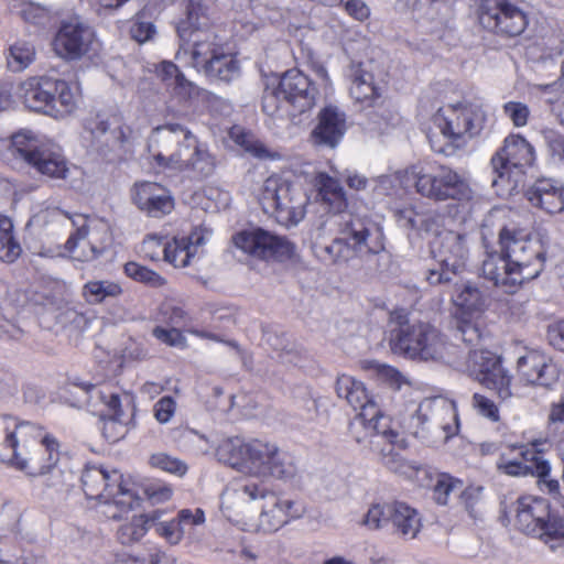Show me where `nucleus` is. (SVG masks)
<instances>
[{
    "label": "nucleus",
    "mask_w": 564,
    "mask_h": 564,
    "mask_svg": "<svg viewBox=\"0 0 564 564\" xmlns=\"http://www.w3.org/2000/svg\"><path fill=\"white\" fill-rule=\"evenodd\" d=\"M11 154L35 167L51 178L65 180L69 173L67 161L61 149L42 143L32 131H20L12 135L9 148Z\"/></svg>",
    "instance_id": "1a4fd4ad"
},
{
    "label": "nucleus",
    "mask_w": 564,
    "mask_h": 564,
    "mask_svg": "<svg viewBox=\"0 0 564 564\" xmlns=\"http://www.w3.org/2000/svg\"><path fill=\"white\" fill-rule=\"evenodd\" d=\"M477 13L479 24L501 37H516L528 25L527 14L508 0H481Z\"/></svg>",
    "instance_id": "dca6fc26"
},
{
    "label": "nucleus",
    "mask_w": 564,
    "mask_h": 564,
    "mask_svg": "<svg viewBox=\"0 0 564 564\" xmlns=\"http://www.w3.org/2000/svg\"><path fill=\"white\" fill-rule=\"evenodd\" d=\"M247 443L239 437L224 440L217 447L216 454L219 462L232 467L247 466Z\"/></svg>",
    "instance_id": "58836bf2"
},
{
    "label": "nucleus",
    "mask_w": 564,
    "mask_h": 564,
    "mask_svg": "<svg viewBox=\"0 0 564 564\" xmlns=\"http://www.w3.org/2000/svg\"><path fill=\"white\" fill-rule=\"evenodd\" d=\"M466 367L471 377L481 384L497 391L502 402L512 397L511 376L502 367L499 356L490 350H469Z\"/></svg>",
    "instance_id": "f3484780"
},
{
    "label": "nucleus",
    "mask_w": 564,
    "mask_h": 564,
    "mask_svg": "<svg viewBox=\"0 0 564 564\" xmlns=\"http://www.w3.org/2000/svg\"><path fill=\"white\" fill-rule=\"evenodd\" d=\"M132 199L141 212L153 218H162L174 209L171 192L154 182L137 183Z\"/></svg>",
    "instance_id": "bb28decb"
},
{
    "label": "nucleus",
    "mask_w": 564,
    "mask_h": 564,
    "mask_svg": "<svg viewBox=\"0 0 564 564\" xmlns=\"http://www.w3.org/2000/svg\"><path fill=\"white\" fill-rule=\"evenodd\" d=\"M259 202L263 212L274 215L279 223L295 226L306 214L308 198L299 184L271 175L262 185Z\"/></svg>",
    "instance_id": "6e6552de"
},
{
    "label": "nucleus",
    "mask_w": 564,
    "mask_h": 564,
    "mask_svg": "<svg viewBox=\"0 0 564 564\" xmlns=\"http://www.w3.org/2000/svg\"><path fill=\"white\" fill-rule=\"evenodd\" d=\"M101 401L107 405L110 421L112 423H123V411L121 409L120 397L117 393L105 394L99 392Z\"/></svg>",
    "instance_id": "69168bd1"
},
{
    "label": "nucleus",
    "mask_w": 564,
    "mask_h": 564,
    "mask_svg": "<svg viewBox=\"0 0 564 564\" xmlns=\"http://www.w3.org/2000/svg\"><path fill=\"white\" fill-rule=\"evenodd\" d=\"M197 143V138L185 126L167 122L155 127L149 139V151L160 166L178 169Z\"/></svg>",
    "instance_id": "9b49d317"
},
{
    "label": "nucleus",
    "mask_w": 564,
    "mask_h": 564,
    "mask_svg": "<svg viewBox=\"0 0 564 564\" xmlns=\"http://www.w3.org/2000/svg\"><path fill=\"white\" fill-rule=\"evenodd\" d=\"M452 300L457 307L467 312L480 311L485 303L481 291L469 282L463 283Z\"/></svg>",
    "instance_id": "37998d69"
},
{
    "label": "nucleus",
    "mask_w": 564,
    "mask_h": 564,
    "mask_svg": "<svg viewBox=\"0 0 564 564\" xmlns=\"http://www.w3.org/2000/svg\"><path fill=\"white\" fill-rule=\"evenodd\" d=\"M164 260L173 264L175 268H186L194 257V251L189 250V246L174 238L172 242H167L163 247Z\"/></svg>",
    "instance_id": "de8ad7c7"
},
{
    "label": "nucleus",
    "mask_w": 564,
    "mask_h": 564,
    "mask_svg": "<svg viewBox=\"0 0 564 564\" xmlns=\"http://www.w3.org/2000/svg\"><path fill=\"white\" fill-rule=\"evenodd\" d=\"M158 77L167 89L182 100L192 99L199 95V87L180 70L171 61H163L156 67Z\"/></svg>",
    "instance_id": "2f4dec72"
},
{
    "label": "nucleus",
    "mask_w": 564,
    "mask_h": 564,
    "mask_svg": "<svg viewBox=\"0 0 564 564\" xmlns=\"http://www.w3.org/2000/svg\"><path fill=\"white\" fill-rule=\"evenodd\" d=\"M280 93L293 116L310 111L319 95L317 86L296 68L286 70L279 80Z\"/></svg>",
    "instance_id": "aec40b11"
},
{
    "label": "nucleus",
    "mask_w": 564,
    "mask_h": 564,
    "mask_svg": "<svg viewBox=\"0 0 564 564\" xmlns=\"http://www.w3.org/2000/svg\"><path fill=\"white\" fill-rule=\"evenodd\" d=\"M394 443H384L381 447L377 448L380 462L389 470L405 475L409 470H417L419 468L403 459V457L394 452Z\"/></svg>",
    "instance_id": "49530a36"
},
{
    "label": "nucleus",
    "mask_w": 564,
    "mask_h": 564,
    "mask_svg": "<svg viewBox=\"0 0 564 564\" xmlns=\"http://www.w3.org/2000/svg\"><path fill=\"white\" fill-rule=\"evenodd\" d=\"M29 438L30 441L24 442V451H20L12 466L33 477L50 474V487L62 489L72 486L75 475L56 466L59 455L57 441L44 435L41 426L37 436Z\"/></svg>",
    "instance_id": "39448f33"
},
{
    "label": "nucleus",
    "mask_w": 564,
    "mask_h": 564,
    "mask_svg": "<svg viewBox=\"0 0 564 564\" xmlns=\"http://www.w3.org/2000/svg\"><path fill=\"white\" fill-rule=\"evenodd\" d=\"M121 293V286L111 281H89L83 288V295L90 304L101 303L107 297H117Z\"/></svg>",
    "instance_id": "79ce46f5"
},
{
    "label": "nucleus",
    "mask_w": 564,
    "mask_h": 564,
    "mask_svg": "<svg viewBox=\"0 0 564 564\" xmlns=\"http://www.w3.org/2000/svg\"><path fill=\"white\" fill-rule=\"evenodd\" d=\"M521 460L513 459L506 462L502 468L511 476L532 475L544 478L551 471L550 463L544 459L542 453L534 449L518 448Z\"/></svg>",
    "instance_id": "473e14b6"
},
{
    "label": "nucleus",
    "mask_w": 564,
    "mask_h": 564,
    "mask_svg": "<svg viewBox=\"0 0 564 564\" xmlns=\"http://www.w3.org/2000/svg\"><path fill=\"white\" fill-rule=\"evenodd\" d=\"M420 529L421 518L419 512L404 502L394 501L392 508V532L405 539H414Z\"/></svg>",
    "instance_id": "72a5a7b5"
},
{
    "label": "nucleus",
    "mask_w": 564,
    "mask_h": 564,
    "mask_svg": "<svg viewBox=\"0 0 564 564\" xmlns=\"http://www.w3.org/2000/svg\"><path fill=\"white\" fill-rule=\"evenodd\" d=\"M278 446L274 443L252 440L247 443V466L254 474L263 476L269 470L271 458L273 457Z\"/></svg>",
    "instance_id": "4c0bfd02"
},
{
    "label": "nucleus",
    "mask_w": 564,
    "mask_h": 564,
    "mask_svg": "<svg viewBox=\"0 0 564 564\" xmlns=\"http://www.w3.org/2000/svg\"><path fill=\"white\" fill-rule=\"evenodd\" d=\"M392 508L393 502L372 505L364 518V524L373 530L391 529Z\"/></svg>",
    "instance_id": "09e8293b"
},
{
    "label": "nucleus",
    "mask_w": 564,
    "mask_h": 564,
    "mask_svg": "<svg viewBox=\"0 0 564 564\" xmlns=\"http://www.w3.org/2000/svg\"><path fill=\"white\" fill-rule=\"evenodd\" d=\"M486 120L485 112L478 106H449L444 113H437L435 122L442 133L453 140L478 135Z\"/></svg>",
    "instance_id": "6ab92c4d"
},
{
    "label": "nucleus",
    "mask_w": 564,
    "mask_h": 564,
    "mask_svg": "<svg viewBox=\"0 0 564 564\" xmlns=\"http://www.w3.org/2000/svg\"><path fill=\"white\" fill-rule=\"evenodd\" d=\"M290 108L285 104L282 93H280V85L274 88L267 87L262 96V110L270 117L280 115L282 111Z\"/></svg>",
    "instance_id": "5fc2aeb1"
},
{
    "label": "nucleus",
    "mask_w": 564,
    "mask_h": 564,
    "mask_svg": "<svg viewBox=\"0 0 564 564\" xmlns=\"http://www.w3.org/2000/svg\"><path fill=\"white\" fill-rule=\"evenodd\" d=\"M35 57V48L31 43L19 41L9 48L8 66L13 72L25 69Z\"/></svg>",
    "instance_id": "c03bdc74"
},
{
    "label": "nucleus",
    "mask_w": 564,
    "mask_h": 564,
    "mask_svg": "<svg viewBox=\"0 0 564 564\" xmlns=\"http://www.w3.org/2000/svg\"><path fill=\"white\" fill-rule=\"evenodd\" d=\"M346 131V113L337 106L328 105L318 112L317 124L311 132V139L315 145L335 149Z\"/></svg>",
    "instance_id": "b1692460"
},
{
    "label": "nucleus",
    "mask_w": 564,
    "mask_h": 564,
    "mask_svg": "<svg viewBox=\"0 0 564 564\" xmlns=\"http://www.w3.org/2000/svg\"><path fill=\"white\" fill-rule=\"evenodd\" d=\"M39 425L29 421H20L17 416L0 415V462L12 465L20 451H24V442L36 437Z\"/></svg>",
    "instance_id": "412c9836"
},
{
    "label": "nucleus",
    "mask_w": 564,
    "mask_h": 564,
    "mask_svg": "<svg viewBox=\"0 0 564 564\" xmlns=\"http://www.w3.org/2000/svg\"><path fill=\"white\" fill-rule=\"evenodd\" d=\"M350 95L360 102H368L369 106L376 105L380 98V88L373 84V75L365 70L361 64L351 67Z\"/></svg>",
    "instance_id": "c9c22d12"
},
{
    "label": "nucleus",
    "mask_w": 564,
    "mask_h": 564,
    "mask_svg": "<svg viewBox=\"0 0 564 564\" xmlns=\"http://www.w3.org/2000/svg\"><path fill=\"white\" fill-rule=\"evenodd\" d=\"M234 243L246 254L262 261H284L295 253L294 243L260 227L239 231L234 236Z\"/></svg>",
    "instance_id": "2eb2a0df"
},
{
    "label": "nucleus",
    "mask_w": 564,
    "mask_h": 564,
    "mask_svg": "<svg viewBox=\"0 0 564 564\" xmlns=\"http://www.w3.org/2000/svg\"><path fill=\"white\" fill-rule=\"evenodd\" d=\"M124 273L134 281L151 288H161L166 283L158 272L133 261L124 264Z\"/></svg>",
    "instance_id": "3c124183"
},
{
    "label": "nucleus",
    "mask_w": 564,
    "mask_h": 564,
    "mask_svg": "<svg viewBox=\"0 0 564 564\" xmlns=\"http://www.w3.org/2000/svg\"><path fill=\"white\" fill-rule=\"evenodd\" d=\"M499 250L486 247L481 264L484 279L506 293H514L525 281L538 278L544 269L546 251L542 241L516 225L499 232Z\"/></svg>",
    "instance_id": "f257e3e1"
},
{
    "label": "nucleus",
    "mask_w": 564,
    "mask_h": 564,
    "mask_svg": "<svg viewBox=\"0 0 564 564\" xmlns=\"http://www.w3.org/2000/svg\"><path fill=\"white\" fill-rule=\"evenodd\" d=\"M94 44V30L78 18L63 20L52 42L55 54L68 62L95 51Z\"/></svg>",
    "instance_id": "a211bd4d"
},
{
    "label": "nucleus",
    "mask_w": 564,
    "mask_h": 564,
    "mask_svg": "<svg viewBox=\"0 0 564 564\" xmlns=\"http://www.w3.org/2000/svg\"><path fill=\"white\" fill-rule=\"evenodd\" d=\"M21 252L22 248L13 235L12 220L0 214V260L12 263L21 256Z\"/></svg>",
    "instance_id": "ea45409f"
},
{
    "label": "nucleus",
    "mask_w": 564,
    "mask_h": 564,
    "mask_svg": "<svg viewBox=\"0 0 564 564\" xmlns=\"http://www.w3.org/2000/svg\"><path fill=\"white\" fill-rule=\"evenodd\" d=\"M314 186L321 200L328 205L329 210L340 213L346 206V194L339 181L326 173H318Z\"/></svg>",
    "instance_id": "f704fd0d"
},
{
    "label": "nucleus",
    "mask_w": 564,
    "mask_h": 564,
    "mask_svg": "<svg viewBox=\"0 0 564 564\" xmlns=\"http://www.w3.org/2000/svg\"><path fill=\"white\" fill-rule=\"evenodd\" d=\"M370 433V445L372 451L381 447V441L394 443L398 438V432L390 427V419L384 414L379 420H375L365 427Z\"/></svg>",
    "instance_id": "a18cd8bd"
},
{
    "label": "nucleus",
    "mask_w": 564,
    "mask_h": 564,
    "mask_svg": "<svg viewBox=\"0 0 564 564\" xmlns=\"http://www.w3.org/2000/svg\"><path fill=\"white\" fill-rule=\"evenodd\" d=\"M516 528L525 535L538 538L551 550L564 543V520L553 514L542 498L521 497L514 506Z\"/></svg>",
    "instance_id": "423d86ee"
},
{
    "label": "nucleus",
    "mask_w": 564,
    "mask_h": 564,
    "mask_svg": "<svg viewBox=\"0 0 564 564\" xmlns=\"http://www.w3.org/2000/svg\"><path fill=\"white\" fill-rule=\"evenodd\" d=\"M215 34H206L205 39H195L188 53L191 65L213 80L230 83L240 76L241 67L236 55L225 53L216 42Z\"/></svg>",
    "instance_id": "f8f14e48"
},
{
    "label": "nucleus",
    "mask_w": 564,
    "mask_h": 564,
    "mask_svg": "<svg viewBox=\"0 0 564 564\" xmlns=\"http://www.w3.org/2000/svg\"><path fill=\"white\" fill-rule=\"evenodd\" d=\"M455 337L467 345H476L481 338V332L477 324L471 321L460 319L457 322Z\"/></svg>",
    "instance_id": "bf43d9fd"
},
{
    "label": "nucleus",
    "mask_w": 564,
    "mask_h": 564,
    "mask_svg": "<svg viewBox=\"0 0 564 564\" xmlns=\"http://www.w3.org/2000/svg\"><path fill=\"white\" fill-rule=\"evenodd\" d=\"M91 133L96 138L105 137V141L111 151L127 152L132 145V129L124 123L123 118L119 113L109 115L106 118L97 117Z\"/></svg>",
    "instance_id": "c756f323"
},
{
    "label": "nucleus",
    "mask_w": 564,
    "mask_h": 564,
    "mask_svg": "<svg viewBox=\"0 0 564 564\" xmlns=\"http://www.w3.org/2000/svg\"><path fill=\"white\" fill-rule=\"evenodd\" d=\"M535 161L534 148L520 134H510L503 147L491 159L496 177L492 185L507 182L510 189L517 187L524 175V169Z\"/></svg>",
    "instance_id": "4468645a"
},
{
    "label": "nucleus",
    "mask_w": 564,
    "mask_h": 564,
    "mask_svg": "<svg viewBox=\"0 0 564 564\" xmlns=\"http://www.w3.org/2000/svg\"><path fill=\"white\" fill-rule=\"evenodd\" d=\"M184 160L186 162H183L177 170L191 171L197 178L209 177L216 169L215 158L198 142L189 150L188 156L186 155Z\"/></svg>",
    "instance_id": "e433bc0d"
},
{
    "label": "nucleus",
    "mask_w": 564,
    "mask_h": 564,
    "mask_svg": "<svg viewBox=\"0 0 564 564\" xmlns=\"http://www.w3.org/2000/svg\"><path fill=\"white\" fill-rule=\"evenodd\" d=\"M525 196L532 206L549 214L561 213L564 209V187L554 180H536L527 189Z\"/></svg>",
    "instance_id": "7c9ffc66"
},
{
    "label": "nucleus",
    "mask_w": 564,
    "mask_h": 564,
    "mask_svg": "<svg viewBox=\"0 0 564 564\" xmlns=\"http://www.w3.org/2000/svg\"><path fill=\"white\" fill-rule=\"evenodd\" d=\"M46 217L48 218L47 221L58 223L65 229H75V232L69 236L65 243L68 251L75 252L76 248L82 242L84 247H89V251L87 253L84 252L83 260L91 261L102 254L104 248L90 245L85 240L88 235L87 218L85 215H70L59 208H52L46 210Z\"/></svg>",
    "instance_id": "cd10ccee"
},
{
    "label": "nucleus",
    "mask_w": 564,
    "mask_h": 564,
    "mask_svg": "<svg viewBox=\"0 0 564 564\" xmlns=\"http://www.w3.org/2000/svg\"><path fill=\"white\" fill-rule=\"evenodd\" d=\"M547 339L554 348L564 351V321L549 326Z\"/></svg>",
    "instance_id": "774afa93"
},
{
    "label": "nucleus",
    "mask_w": 564,
    "mask_h": 564,
    "mask_svg": "<svg viewBox=\"0 0 564 564\" xmlns=\"http://www.w3.org/2000/svg\"><path fill=\"white\" fill-rule=\"evenodd\" d=\"M503 112L518 128L524 127L530 116L529 107L519 101L506 102L503 105Z\"/></svg>",
    "instance_id": "052dcab7"
},
{
    "label": "nucleus",
    "mask_w": 564,
    "mask_h": 564,
    "mask_svg": "<svg viewBox=\"0 0 564 564\" xmlns=\"http://www.w3.org/2000/svg\"><path fill=\"white\" fill-rule=\"evenodd\" d=\"M269 470H265L263 476H272L279 479L292 478L296 474V466L293 457L276 448L273 457L271 458Z\"/></svg>",
    "instance_id": "8fccbe9b"
},
{
    "label": "nucleus",
    "mask_w": 564,
    "mask_h": 564,
    "mask_svg": "<svg viewBox=\"0 0 564 564\" xmlns=\"http://www.w3.org/2000/svg\"><path fill=\"white\" fill-rule=\"evenodd\" d=\"M335 389L338 398L345 399L355 410L360 409L359 417L365 427L383 415L361 381L343 375L337 378Z\"/></svg>",
    "instance_id": "393cba45"
},
{
    "label": "nucleus",
    "mask_w": 564,
    "mask_h": 564,
    "mask_svg": "<svg viewBox=\"0 0 564 564\" xmlns=\"http://www.w3.org/2000/svg\"><path fill=\"white\" fill-rule=\"evenodd\" d=\"M153 521H155V518H151V512L134 516L131 521L119 527L117 538L121 544L138 542L151 530V522Z\"/></svg>",
    "instance_id": "a19ab883"
},
{
    "label": "nucleus",
    "mask_w": 564,
    "mask_h": 564,
    "mask_svg": "<svg viewBox=\"0 0 564 564\" xmlns=\"http://www.w3.org/2000/svg\"><path fill=\"white\" fill-rule=\"evenodd\" d=\"M237 491L250 500L262 501L258 527L265 533L276 532L291 519L302 516L303 510L297 508L294 501L270 491L264 485L256 481L241 485Z\"/></svg>",
    "instance_id": "ddd939ff"
},
{
    "label": "nucleus",
    "mask_w": 564,
    "mask_h": 564,
    "mask_svg": "<svg viewBox=\"0 0 564 564\" xmlns=\"http://www.w3.org/2000/svg\"><path fill=\"white\" fill-rule=\"evenodd\" d=\"M542 135L552 158L564 162V135L553 129L543 130Z\"/></svg>",
    "instance_id": "e2e57ef3"
},
{
    "label": "nucleus",
    "mask_w": 564,
    "mask_h": 564,
    "mask_svg": "<svg viewBox=\"0 0 564 564\" xmlns=\"http://www.w3.org/2000/svg\"><path fill=\"white\" fill-rule=\"evenodd\" d=\"M155 32L154 24L151 21L144 20L143 13L137 14L130 28V34L134 41L138 43L150 41Z\"/></svg>",
    "instance_id": "6e6d98bb"
},
{
    "label": "nucleus",
    "mask_w": 564,
    "mask_h": 564,
    "mask_svg": "<svg viewBox=\"0 0 564 564\" xmlns=\"http://www.w3.org/2000/svg\"><path fill=\"white\" fill-rule=\"evenodd\" d=\"M463 487V482L447 474H441L433 488L434 500L442 506L447 505L452 494H458Z\"/></svg>",
    "instance_id": "603ef678"
},
{
    "label": "nucleus",
    "mask_w": 564,
    "mask_h": 564,
    "mask_svg": "<svg viewBox=\"0 0 564 564\" xmlns=\"http://www.w3.org/2000/svg\"><path fill=\"white\" fill-rule=\"evenodd\" d=\"M458 494L466 511L470 514V517L476 518V506L481 500L482 487L468 486L464 490L460 489Z\"/></svg>",
    "instance_id": "0e129e2a"
},
{
    "label": "nucleus",
    "mask_w": 564,
    "mask_h": 564,
    "mask_svg": "<svg viewBox=\"0 0 564 564\" xmlns=\"http://www.w3.org/2000/svg\"><path fill=\"white\" fill-rule=\"evenodd\" d=\"M391 328L389 345L393 354L411 360H440L444 356L445 338L430 323H410L404 310H395L390 314Z\"/></svg>",
    "instance_id": "7ed1b4c3"
},
{
    "label": "nucleus",
    "mask_w": 564,
    "mask_h": 564,
    "mask_svg": "<svg viewBox=\"0 0 564 564\" xmlns=\"http://www.w3.org/2000/svg\"><path fill=\"white\" fill-rule=\"evenodd\" d=\"M80 481L88 499H97L105 505L102 513L109 519L119 520L139 505L133 484L117 469L109 471L101 466L87 465Z\"/></svg>",
    "instance_id": "20e7f679"
},
{
    "label": "nucleus",
    "mask_w": 564,
    "mask_h": 564,
    "mask_svg": "<svg viewBox=\"0 0 564 564\" xmlns=\"http://www.w3.org/2000/svg\"><path fill=\"white\" fill-rule=\"evenodd\" d=\"M236 142L253 158L265 160L271 156L270 151L264 147V144L254 139L251 134L241 133L237 135Z\"/></svg>",
    "instance_id": "4d7b16f0"
},
{
    "label": "nucleus",
    "mask_w": 564,
    "mask_h": 564,
    "mask_svg": "<svg viewBox=\"0 0 564 564\" xmlns=\"http://www.w3.org/2000/svg\"><path fill=\"white\" fill-rule=\"evenodd\" d=\"M76 107V97L73 94L68 83L56 79V110L52 116H63L70 113Z\"/></svg>",
    "instance_id": "864d4df0"
},
{
    "label": "nucleus",
    "mask_w": 564,
    "mask_h": 564,
    "mask_svg": "<svg viewBox=\"0 0 564 564\" xmlns=\"http://www.w3.org/2000/svg\"><path fill=\"white\" fill-rule=\"evenodd\" d=\"M416 192L431 200L448 199L468 202L474 192L468 181L451 166L437 162H426L413 167Z\"/></svg>",
    "instance_id": "0eeeda50"
},
{
    "label": "nucleus",
    "mask_w": 564,
    "mask_h": 564,
    "mask_svg": "<svg viewBox=\"0 0 564 564\" xmlns=\"http://www.w3.org/2000/svg\"><path fill=\"white\" fill-rule=\"evenodd\" d=\"M519 378L528 384L550 388L558 379V372L551 360L538 350H530L519 357Z\"/></svg>",
    "instance_id": "c85d7f7f"
},
{
    "label": "nucleus",
    "mask_w": 564,
    "mask_h": 564,
    "mask_svg": "<svg viewBox=\"0 0 564 564\" xmlns=\"http://www.w3.org/2000/svg\"><path fill=\"white\" fill-rule=\"evenodd\" d=\"M432 253L437 267L426 271L425 279L429 284L458 286L459 275L464 272L468 259L466 236L456 231L441 234Z\"/></svg>",
    "instance_id": "9d476101"
},
{
    "label": "nucleus",
    "mask_w": 564,
    "mask_h": 564,
    "mask_svg": "<svg viewBox=\"0 0 564 564\" xmlns=\"http://www.w3.org/2000/svg\"><path fill=\"white\" fill-rule=\"evenodd\" d=\"M164 514L163 510L151 512V518H155V521L151 522V529H154L160 536L172 545L178 544L194 527L202 525L205 522V513L199 508L195 509L194 512L189 509H182L177 517L172 520H163Z\"/></svg>",
    "instance_id": "4be33fe9"
},
{
    "label": "nucleus",
    "mask_w": 564,
    "mask_h": 564,
    "mask_svg": "<svg viewBox=\"0 0 564 564\" xmlns=\"http://www.w3.org/2000/svg\"><path fill=\"white\" fill-rule=\"evenodd\" d=\"M151 464L162 470L180 476L184 475L187 470V466L182 460L164 453L152 455Z\"/></svg>",
    "instance_id": "13d9d810"
},
{
    "label": "nucleus",
    "mask_w": 564,
    "mask_h": 564,
    "mask_svg": "<svg viewBox=\"0 0 564 564\" xmlns=\"http://www.w3.org/2000/svg\"><path fill=\"white\" fill-rule=\"evenodd\" d=\"M473 406L477 411L478 414L489 419L490 421H492V422L499 421L498 406L491 399H489L480 393H475L473 395Z\"/></svg>",
    "instance_id": "680f3d73"
},
{
    "label": "nucleus",
    "mask_w": 564,
    "mask_h": 564,
    "mask_svg": "<svg viewBox=\"0 0 564 564\" xmlns=\"http://www.w3.org/2000/svg\"><path fill=\"white\" fill-rule=\"evenodd\" d=\"M186 18L177 24V33L183 42L176 53V59L182 61L183 56L188 54L185 46L195 39H205L210 21L207 14V8L203 0H184Z\"/></svg>",
    "instance_id": "5701e85b"
},
{
    "label": "nucleus",
    "mask_w": 564,
    "mask_h": 564,
    "mask_svg": "<svg viewBox=\"0 0 564 564\" xmlns=\"http://www.w3.org/2000/svg\"><path fill=\"white\" fill-rule=\"evenodd\" d=\"M384 240L383 228L371 217L350 214L341 221L338 236L319 248V257L334 264L348 263L355 258L381 253Z\"/></svg>",
    "instance_id": "f03ea898"
},
{
    "label": "nucleus",
    "mask_w": 564,
    "mask_h": 564,
    "mask_svg": "<svg viewBox=\"0 0 564 564\" xmlns=\"http://www.w3.org/2000/svg\"><path fill=\"white\" fill-rule=\"evenodd\" d=\"M175 408L172 397H163L154 404V416L160 423H167L174 415Z\"/></svg>",
    "instance_id": "338daca9"
},
{
    "label": "nucleus",
    "mask_w": 564,
    "mask_h": 564,
    "mask_svg": "<svg viewBox=\"0 0 564 564\" xmlns=\"http://www.w3.org/2000/svg\"><path fill=\"white\" fill-rule=\"evenodd\" d=\"M20 97L30 110L53 115L56 110V78L30 77L20 86Z\"/></svg>",
    "instance_id": "a878e982"
}]
</instances>
